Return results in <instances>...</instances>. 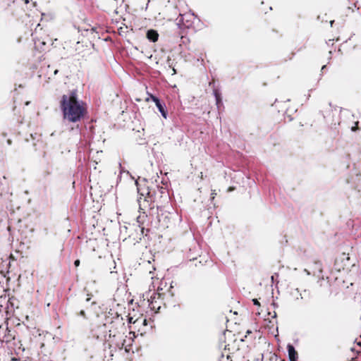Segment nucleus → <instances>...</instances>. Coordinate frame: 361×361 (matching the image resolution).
Listing matches in <instances>:
<instances>
[{
    "instance_id": "obj_2",
    "label": "nucleus",
    "mask_w": 361,
    "mask_h": 361,
    "mask_svg": "<svg viewBox=\"0 0 361 361\" xmlns=\"http://www.w3.org/2000/svg\"><path fill=\"white\" fill-rule=\"evenodd\" d=\"M105 320L106 322L104 323V325H106L107 324H115L116 325H119L121 326H123L124 325L123 319L120 317L116 312H109L108 314L105 315Z\"/></svg>"
},
{
    "instance_id": "obj_8",
    "label": "nucleus",
    "mask_w": 361,
    "mask_h": 361,
    "mask_svg": "<svg viewBox=\"0 0 361 361\" xmlns=\"http://www.w3.org/2000/svg\"><path fill=\"white\" fill-rule=\"evenodd\" d=\"M213 94L215 97V100H216V104L217 106V108H219V105L220 104H221V94L220 92H219L218 90L216 89H214L213 90Z\"/></svg>"
},
{
    "instance_id": "obj_3",
    "label": "nucleus",
    "mask_w": 361,
    "mask_h": 361,
    "mask_svg": "<svg viewBox=\"0 0 361 361\" xmlns=\"http://www.w3.org/2000/svg\"><path fill=\"white\" fill-rule=\"evenodd\" d=\"M149 96L150 97L152 100L155 103V105L157 107L159 111L161 113V116L164 118H166L168 114L165 104L161 102V100L158 97L154 96L153 94H149Z\"/></svg>"
},
{
    "instance_id": "obj_17",
    "label": "nucleus",
    "mask_w": 361,
    "mask_h": 361,
    "mask_svg": "<svg viewBox=\"0 0 361 361\" xmlns=\"http://www.w3.org/2000/svg\"><path fill=\"white\" fill-rule=\"evenodd\" d=\"M326 68V65H324L322 67V71L324 70V68Z\"/></svg>"
},
{
    "instance_id": "obj_4",
    "label": "nucleus",
    "mask_w": 361,
    "mask_h": 361,
    "mask_svg": "<svg viewBox=\"0 0 361 361\" xmlns=\"http://www.w3.org/2000/svg\"><path fill=\"white\" fill-rule=\"evenodd\" d=\"M158 221L159 222L160 226L163 228H168L169 224L170 223V213L169 212H162L161 214H158L157 216Z\"/></svg>"
},
{
    "instance_id": "obj_5",
    "label": "nucleus",
    "mask_w": 361,
    "mask_h": 361,
    "mask_svg": "<svg viewBox=\"0 0 361 361\" xmlns=\"http://www.w3.org/2000/svg\"><path fill=\"white\" fill-rule=\"evenodd\" d=\"M112 333H114L113 336H112V340H109V341L111 343H114V339L116 338H118L121 341H125V340L123 339V335L120 334H116L114 331H113L111 329L109 330V338H111V335H112ZM115 345L116 347L119 348H123V347L124 346V342H116L115 343Z\"/></svg>"
},
{
    "instance_id": "obj_18",
    "label": "nucleus",
    "mask_w": 361,
    "mask_h": 361,
    "mask_svg": "<svg viewBox=\"0 0 361 361\" xmlns=\"http://www.w3.org/2000/svg\"><path fill=\"white\" fill-rule=\"evenodd\" d=\"M24 1H25V4H28L30 2L29 0H24Z\"/></svg>"
},
{
    "instance_id": "obj_15",
    "label": "nucleus",
    "mask_w": 361,
    "mask_h": 361,
    "mask_svg": "<svg viewBox=\"0 0 361 361\" xmlns=\"http://www.w3.org/2000/svg\"><path fill=\"white\" fill-rule=\"evenodd\" d=\"M172 71H173V74H176V69H175V68H173V69H172Z\"/></svg>"
},
{
    "instance_id": "obj_10",
    "label": "nucleus",
    "mask_w": 361,
    "mask_h": 361,
    "mask_svg": "<svg viewBox=\"0 0 361 361\" xmlns=\"http://www.w3.org/2000/svg\"><path fill=\"white\" fill-rule=\"evenodd\" d=\"M216 195V192H215V190H212L211 193V199L214 200Z\"/></svg>"
},
{
    "instance_id": "obj_6",
    "label": "nucleus",
    "mask_w": 361,
    "mask_h": 361,
    "mask_svg": "<svg viewBox=\"0 0 361 361\" xmlns=\"http://www.w3.org/2000/svg\"><path fill=\"white\" fill-rule=\"evenodd\" d=\"M288 358L290 361H296L298 359V353L294 348V346L291 344H288L287 345Z\"/></svg>"
},
{
    "instance_id": "obj_20",
    "label": "nucleus",
    "mask_w": 361,
    "mask_h": 361,
    "mask_svg": "<svg viewBox=\"0 0 361 361\" xmlns=\"http://www.w3.org/2000/svg\"><path fill=\"white\" fill-rule=\"evenodd\" d=\"M334 22V20H331V21L330 22V23H331V26H332V25H333Z\"/></svg>"
},
{
    "instance_id": "obj_21",
    "label": "nucleus",
    "mask_w": 361,
    "mask_h": 361,
    "mask_svg": "<svg viewBox=\"0 0 361 361\" xmlns=\"http://www.w3.org/2000/svg\"><path fill=\"white\" fill-rule=\"evenodd\" d=\"M250 333H251V331L249 330L247 331V334H250Z\"/></svg>"
},
{
    "instance_id": "obj_19",
    "label": "nucleus",
    "mask_w": 361,
    "mask_h": 361,
    "mask_svg": "<svg viewBox=\"0 0 361 361\" xmlns=\"http://www.w3.org/2000/svg\"><path fill=\"white\" fill-rule=\"evenodd\" d=\"M58 72H59V71H58V70H56V71H54V75H56V74L58 73Z\"/></svg>"
},
{
    "instance_id": "obj_7",
    "label": "nucleus",
    "mask_w": 361,
    "mask_h": 361,
    "mask_svg": "<svg viewBox=\"0 0 361 361\" xmlns=\"http://www.w3.org/2000/svg\"><path fill=\"white\" fill-rule=\"evenodd\" d=\"M147 38L153 42H155L158 40L159 34L154 30H149L147 32Z\"/></svg>"
},
{
    "instance_id": "obj_11",
    "label": "nucleus",
    "mask_w": 361,
    "mask_h": 361,
    "mask_svg": "<svg viewBox=\"0 0 361 361\" xmlns=\"http://www.w3.org/2000/svg\"><path fill=\"white\" fill-rule=\"evenodd\" d=\"M253 304L257 306H260V304L257 299H252Z\"/></svg>"
},
{
    "instance_id": "obj_12",
    "label": "nucleus",
    "mask_w": 361,
    "mask_h": 361,
    "mask_svg": "<svg viewBox=\"0 0 361 361\" xmlns=\"http://www.w3.org/2000/svg\"><path fill=\"white\" fill-rule=\"evenodd\" d=\"M79 314H80L81 317H84V318H86L85 312V311H84V310H81V311L79 312Z\"/></svg>"
},
{
    "instance_id": "obj_16",
    "label": "nucleus",
    "mask_w": 361,
    "mask_h": 361,
    "mask_svg": "<svg viewBox=\"0 0 361 361\" xmlns=\"http://www.w3.org/2000/svg\"><path fill=\"white\" fill-rule=\"evenodd\" d=\"M90 300H91V298H90V297H88V298L86 299V301H87V302H89Z\"/></svg>"
},
{
    "instance_id": "obj_1",
    "label": "nucleus",
    "mask_w": 361,
    "mask_h": 361,
    "mask_svg": "<svg viewBox=\"0 0 361 361\" xmlns=\"http://www.w3.org/2000/svg\"><path fill=\"white\" fill-rule=\"evenodd\" d=\"M61 107L64 118L75 123L82 117L85 109L82 102L77 97V90H72L68 94H63L61 98Z\"/></svg>"
},
{
    "instance_id": "obj_9",
    "label": "nucleus",
    "mask_w": 361,
    "mask_h": 361,
    "mask_svg": "<svg viewBox=\"0 0 361 361\" xmlns=\"http://www.w3.org/2000/svg\"><path fill=\"white\" fill-rule=\"evenodd\" d=\"M138 203H139V208H140V210H143L144 209L142 208V207H143V206H144V207H145V206L144 205V204L147 203V201H146V200L145 199V200H143V202L142 203L141 200H138Z\"/></svg>"
},
{
    "instance_id": "obj_22",
    "label": "nucleus",
    "mask_w": 361,
    "mask_h": 361,
    "mask_svg": "<svg viewBox=\"0 0 361 361\" xmlns=\"http://www.w3.org/2000/svg\"><path fill=\"white\" fill-rule=\"evenodd\" d=\"M276 316V313L274 312V317H275Z\"/></svg>"
},
{
    "instance_id": "obj_14",
    "label": "nucleus",
    "mask_w": 361,
    "mask_h": 361,
    "mask_svg": "<svg viewBox=\"0 0 361 361\" xmlns=\"http://www.w3.org/2000/svg\"><path fill=\"white\" fill-rule=\"evenodd\" d=\"M304 272H305L307 275H310V271L305 269H304Z\"/></svg>"
},
{
    "instance_id": "obj_13",
    "label": "nucleus",
    "mask_w": 361,
    "mask_h": 361,
    "mask_svg": "<svg viewBox=\"0 0 361 361\" xmlns=\"http://www.w3.org/2000/svg\"><path fill=\"white\" fill-rule=\"evenodd\" d=\"M74 264H75V267H78L80 265V260L79 259H76L74 262Z\"/></svg>"
}]
</instances>
